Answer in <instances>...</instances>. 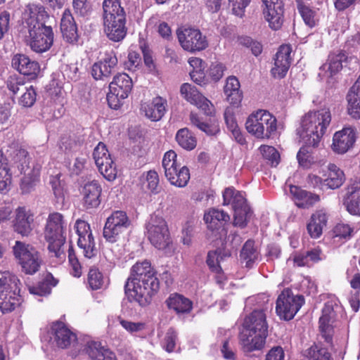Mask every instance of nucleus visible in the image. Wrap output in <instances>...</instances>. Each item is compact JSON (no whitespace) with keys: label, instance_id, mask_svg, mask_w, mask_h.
<instances>
[{"label":"nucleus","instance_id":"63","mask_svg":"<svg viewBox=\"0 0 360 360\" xmlns=\"http://www.w3.org/2000/svg\"><path fill=\"white\" fill-rule=\"evenodd\" d=\"M231 6L232 12L236 16L242 18L245 12V8L250 4L251 0H228Z\"/></svg>","mask_w":360,"mask_h":360},{"label":"nucleus","instance_id":"31","mask_svg":"<svg viewBox=\"0 0 360 360\" xmlns=\"http://www.w3.org/2000/svg\"><path fill=\"white\" fill-rule=\"evenodd\" d=\"M84 351L91 360H117L115 354L99 342H88Z\"/></svg>","mask_w":360,"mask_h":360},{"label":"nucleus","instance_id":"14","mask_svg":"<svg viewBox=\"0 0 360 360\" xmlns=\"http://www.w3.org/2000/svg\"><path fill=\"white\" fill-rule=\"evenodd\" d=\"M356 139V128L352 126L345 127L333 134L331 149L335 153L345 154L354 147Z\"/></svg>","mask_w":360,"mask_h":360},{"label":"nucleus","instance_id":"50","mask_svg":"<svg viewBox=\"0 0 360 360\" xmlns=\"http://www.w3.org/2000/svg\"><path fill=\"white\" fill-rule=\"evenodd\" d=\"M139 48L143 54V63L148 72H155L156 70V64L153 59V51L150 49L148 44L144 39H139Z\"/></svg>","mask_w":360,"mask_h":360},{"label":"nucleus","instance_id":"5","mask_svg":"<svg viewBox=\"0 0 360 360\" xmlns=\"http://www.w3.org/2000/svg\"><path fill=\"white\" fill-rule=\"evenodd\" d=\"M245 128L257 139H269L277 129V121L269 111L260 109L248 116Z\"/></svg>","mask_w":360,"mask_h":360},{"label":"nucleus","instance_id":"10","mask_svg":"<svg viewBox=\"0 0 360 360\" xmlns=\"http://www.w3.org/2000/svg\"><path fill=\"white\" fill-rule=\"evenodd\" d=\"M176 34L181 46L186 51H200L208 46L206 37L198 29L181 27L176 30Z\"/></svg>","mask_w":360,"mask_h":360},{"label":"nucleus","instance_id":"41","mask_svg":"<svg viewBox=\"0 0 360 360\" xmlns=\"http://www.w3.org/2000/svg\"><path fill=\"white\" fill-rule=\"evenodd\" d=\"M240 259L243 263L245 264V266L251 268L252 265L258 260L259 252L255 247L253 240H248L244 244L240 252Z\"/></svg>","mask_w":360,"mask_h":360},{"label":"nucleus","instance_id":"37","mask_svg":"<svg viewBox=\"0 0 360 360\" xmlns=\"http://www.w3.org/2000/svg\"><path fill=\"white\" fill-rule=\"evenodd\" d=\"M58 281L51 273H47L44 278L36 285H28L30 294L39 296H46L51 293L53 287H55Z\"/></svg>","mask_w":360,"mask_h":360},{"label":"nucleus","instance_id":"27","mask_svg":"<svg viewBox=\"0 0 360 360\" xmlns=\"http://www.w3.org/2000/svg\"><path fill=\"white\" fill-rule=\"evenodd\" d=\"M266 337L264 335L242 330L239 336L240 344L245 352L259 350L264 347Z\"/></svg>","mask_w":360,"mask_h":360},{"label":"nucleus","instance_id":"48","mask_svg":"<svg viewBox=\"0 0 360 360\" xmlns=\"http://www.w3.org/2000/svg\"><path fill=\"white\" fill-rule=\"evenodd\" d=\"M176 140L181 148L187 150L194 149L197 143L195 137L187 128L181 129L177 131Z\"/></svg>","mask_w":360,"mask_h":360},{"label":"nucleus","instance_id":"7","mask_svg":"<svg viewBox=\"0 0 360 360\" xmlns=\"http://www.w3.org/2000/svg\"><path fill=\"white\" fill-rule=\"evenodd\" d=\"M133 89L132 79L126 73H118L109 84L106 99L111 109L118 110L124 104Z\"/></svg>","mask_w":360,"mask_h":360},{"label":"nucleus","instance_id":"51","mask_svg":"<svg viewBox=\"0 0 360 360\" xmlns=\"http://www.w3.org/2000/svg\"><path fill=\"white\" fill-rule=\"evenodd\" d=\"M233 225L240 228H244L248 224V221L251 216V212L249 206L245 203L243 206L234 210Z\"/></svg>","mask_w":360,"mask_h":360},{"label":"nucleus","instance_id":"29","mask_svg":"<svg viewBox=\"0 0 360 360\" xmlns=\"http://www.w3.org/2000/svg\"><path fill=\"white\" fill-rule=\"evenodd\" d=\"M65 229L66 224L62 214L54 212L49 214L44 231L45 238L65 236Z\"/></svg>","mask_w":360,"mask_h":360},{"label":"nucleus","instance_id":"18","mask_svg":"<svg viewBox=\"0 0 360 360\" xmlns=\"http://www.w3.org/2000/svg\"><path fill=\"white\" fill-rule=\"evenodd\" d=\"M342 202L350 214L360 217V181H354L349 184Z\"/></svg>","mask_w":360,"mask_h":360},{"label":"nucleus","instance_id":"4","mask_svg":"<svg viewBox=\"0 0 360 360\" xmlns=\"http://www.w3.org/2000/svg\"><path fill=\"white\" fill-rule=\"evenodd\" d=\"M103 30L112 41H122L127 33L126 13L120 0H104L103 2Z\"/></svg>","mask_w":360,"mask_h":360},{"label":"nucleus","instance_id":"59","mask_svg":"<svg viewBox=\"0 0 360 360\" xmlns=\"http://www.w3.org/2000/svg\"><path fill=\"white\" fill-rule=\"evenodd\" d=\"M6 86L13 95L20 91H23L26 87L24 79L16 75L8 77L6 81Z\"/></svg>","mask_w":360,"mask_h":360},{"label":"nucleus","instance_id":"44","mask_svg":"<svg viewBox=\"0 0 360 360\" xmlns=\"http://www.w3.org/2000/svg\"><path fill=\"white\" fill-rule=\"evenodd\" d=\"M49 243L48 250L51 257H55L60 260L65 258V254L63 250L66 236H53V238H45Z\"/></svg>","mask_w":360,"mask_h":360},{"label":"nucleus","instance_id":"15","mask_svg":"<svg viewBox=\"0 0 360 360\" xmlns=\"http://www.w3.org/2000/svg\"><path fill=\"white\" fill-rule=\"evenodd\" d=\"M117 58L112 50L105 51L103 58L91 67V75L96 80L109 78L117 65Z\"/></svg>","mask_w":360,"mask_h":360},{"label":"nucleus","instance_id":"12","mask_svg":"<svg viewBox=\"0 0 360 360\" xmlns=\"http://www.w3.org/2000/svg\"><path fill=\"white\" fill-rule=\"evenodd\" d=\"M180 92L187 101L201 110L205 115L210 117L214 115L215 108L214 105L200 94L195 86L184 83L181 86Z\"/></svg>","mask_w":360,"mask_h":360},{"label":"nucleus","instance_id":"62","mask_svg":"<svg viewBox=\"0 0 360 360\" xmlns=\"http://www.w3.org/2000/svg\"><path fill=\"white\" fill-rule=\"evenodd\" d=\"M142 59L140 54L135 51L128 53L127 59L124 62V68L130 71H136L141 66Z\"/></svg>","mask_w":360,"mask_h":360},{"label":"nucleus","instance_id":"33","mask_svg":"<svg viewBox=\"0 0 360 360\" xmlns=\"http://www.w3.org/2000/svg\"><path fill=\"white\" fill-rule=\"evenodd\" d=\"M327 220V214L323 210H318L311 215L307 224V231L311 238H318L321 236Z\"/></svg>","mask_w":360,"mask_h":360},{"label":"nucleus","instance_id":"54","mask_svg":"<svg viewBox=\"0 0 360 360\" xmlns=\"http://www.w3.org/2000/svg\"><path fill=\"white\" fill-rule=\"evenodd\" d=\"M146 236L154 246H158V214H153L146 224Z\"/></svg>","mask_w":360,"mask_h":360},{"label":"nucleus","instance_id":"32","mask_svg":"<svg viewBox=\"0 0 360 360\" xmlns=\"http://www.w3.org/2000/svg\"><path fill=\"white\" fill-rule=\"evenodd\" d=\"M175 250L167 224L164 219H159V252L165 256H171Z\"/></svg>","mask_w":360,"mask_h":360},{"label":"nucleus","instance_id":"3","mask_svg":"<svg viewBox=\"0 0 360 360\" xmlns=\"http://www.w3.org/2000/svg\"><path fill=\"white\" fill-rule=\"evenodd\" d=\"M157 271L150 260L136 262L130 269L129 276L124 283V294L129 302H136L141 307L150 304L158 293Z\"/></svg>","mask_w":360,"mask_h":360},{"label":"nucleus","instance_id":"57","mask_svg":"<svg viewBox=\"0 0 360 360\" xmlns=\"http://www.w3.org/2000/svg\"><path fill=\"white\" fill-rule=\"evenodd\" d=\"M262 156L268 160L272 166H277L280 161V155L275 148L271 146L262 145L259 148Z\"/></svg>","mask_w":360,"mask_h":360},{"label":"nucleus","instance_id":"17","mask_svg":"<svg viewBox=\"0 0 360 360\" xmlns=\"http://www.w3.org/2000/svg\"><path fill=\"white\" fill-rule=\"evenodd\" d=\"M51 329L54 342L61 349L68 348L77 341V335L62 321L53 322Z\"/></svg>","mask_w":360,"mask_h":360},{"label":"nucleus","instance_id":"61","mask_svg":"<svg viewBox=\"0 0 360 360\" xmlns=\"http://www.w3.org/2000/svg\"><path fill=\"white\" fill-rule=\"evenodd\" d=\"M307 356L310 360H330V354L326 348L314 345L307 350Z\"/></svg>","mask_w":360,"mask_h":360},{"label":"nucleus","instance_id":"11","mask_svg":"<svg viewBox=\"0 0 360 360\" xmlns=\"http://www.w3.org/2000/svg\"><path fill=\"white\" fill-rule=\"evenodd\" d=\"M304 304V298L294 295L289 289L284 290L276 300V311L284 320H291Z\"/></svg>","mask_w":360,"mask_h":360},{"label":"nucleus","instance_id":"13","mask_svg":"<svg viewBox=\"0 0 360 360\" xmlns=\"http://www.w3.org/2000/svg\"><path fill=\"white\" fill-rule=\"evenodd\" d=\"M75 228L79 236L77 245L83 250L84 257L89 259L95 257L97 249L90 225L84 220L77 219Z\"/></svg>","mask_w":360,"mask_h":360},{"label":"nucleus","instance_id":"39","mask_svg":"<svg viewBox=\"0 0 360 360\" xmlns=\"http://www.w3.org/2000/svg\"><path fill=\"white\" fill-rule=\"evenodd\" d=\"M23 300L19 293H0V311L11 313L19 307Z\"/></svg>","mask_w":360,"mask_h":360},{"label":"nucleus","instance_id":"25","mask_svg":"<svg viewBox=\"0 0 360 360\" xmlns=\"http://www.w3.org/2000/svg\"><path fill=\"white\" fill-rule=\"evenodd\" d=\"M22 171L24 176L21 179L20 187L22 193L27 194L34 189L39 181L41 166L32 162L31 166L27 165L26 168L22 166Z\"/></svg>","mask_w":360,"mask_h":360},{"label":"nucleus","instance_id":"34","mask_svg":"<svg viewBox=\"0 0 360 360\" xmlns=\"http://www.w3.org/2000/svg\"><path fill=\"white\" fill-rule=\"evenodd\" d=\"M290 193L295 205L302 208L308 207L319 200L318 195H313L295 186H290Z\"/></svg>","mask_w":360,"mask_h":360},{"label":"nucleus","instance_id":"47","mask_svg":"<svg viewBox=\"0 0 360 360\" xmlns=\"http://www.w3.org/2000/svg\"><path fill=\"white\" fill-rule=\"evenodd\" d=\"M104 285L103 273L96 266L89 269L86 278V287L91 290H98Z\"/></svg>","mask_w":360,"mask_h":360},{"label":"nucleus","instance_id":"49","mask_svg":"<svg viewBox=\"0 0 360 360\" xmlns=\"http://www.w3.org/2000/svg\"><path fill=\"white\" fill-rule=\"evenodd\" d=\"M190 122L191 124L205 132L207 135H214L219 131V126L215 123L208 124L201 120L200 116L191 112L190 114Z\"/></svg>","mask_w":360,"mask_h":360},{"label":"nucleus","instance_id":"35","mask_svg":"<svg viewBox=\"0 0 360 360\" xmlns=\"http://www.w3.org/2000/svg\"><path fill=\"white\" fill-rule=\"evenodd\" d=\"M240 87V82L236 77H229L227 79L224 86V94L227 101L233 105H238L243 99V94Z\"/></svg>","mask_w":360,"mask_h":360},{"label":"nucleus","instance_id":"24","mask_svg":"<svg viewBox=\"0 0 360 360\" xmlns=\"http://www.w3.org/2000/svg\"><path fill=\"white\" fill-rule=\"evenodd\" d=\"M60 27L62 36L67 42L73 44L77 41V26L70 8H66L63 11Z\"/></svg>","mask_w":360,"mask_h":360},{"label":"nucleus","instance_id":"43","mask_svg":"<svg viewBox=\"0 0 360 360\" xmlns=\"http://www.w3.org/2000/svg\"><path fill=\"white\" fill-rule=\"evenodd\" d=\"M347 112L354 119H360V91L351 87L347 95Z\"/></svg>","mask_w":360,"mask_h":360},{"label":"nucleus","instance_id":"9","mask_svg":"<svg viewBox=\"0 0 360 360\" xmlns=\"http://www.w3.org/2000/svg\"><path fill=\"white\" fill-rule=\"evenodd\" d=\"M130 225L131 221L125 212L114 211L106 219L103 230V236L108 243H116L120 240Z\"/></svg>","mask_w":360,"mask_h":360},{"label":"nucleus","instance_id":"53","mask_svg":"<svg viewBox=\"0 0 360 360\" xmlns=\"http://www.w3.org/2000/svg\"><path fill=\"white\" fill-rule=\"evenodd\" d=\"M11 173L8 164L3 158V153L0 150V191H4L11 183Z\"/></svg>","mask_w":360,"mask_h":360},{"label":"nucleus","instance_id":"16","mask_svg":"<svg viewBox=\"0 0 360 360\" xmlns=\"http://www.w3.org/2000/svg\"><path fill=\"white\" fill-rule=\"evenodd\" d=\"M338 308V300L333 298L326 302L319 319V328L322 335L329 342L333 333V323L335 319V312Z\"/></svg>","mask_w":360,"mask_h":360},{"label":"nucleus","instance_id":"60","mask_svg":"<svg viewBox=\"0 0 360 360\" xmlns=\"http://www.w3.org/2000/svg\"><path fill=\"white\" fill-rule=\"evenodd\" d=\"M297 9L305 24L309 27H314L316 25L315 12L299 1L297 2Z\"/></svg>","mask_w":360,"mask_h":360},{"label":"nucleus","instance_id":"58","mask_svg":"<svg viewBox=\"0 0 360 360\" xmlns=\"http://www.w3.org/2000/svg\"><path fill=\"white\" fill-rule=\"evenodd\" d=\"M22 94L18 99V103L20 105L25 108L32 107L37 99V92L33 86H27L22 91Z\"/></svg>","mask_w":360,"mask_h":360},{"label":"nucleus","instance_id":"38","mask_svg":"<svg viewBox=\"0 0 360 360\" xmlns=\"http://www.w3.org/2000/svg\"><path fill=\"white\" fill-rule=\"evenodd\" d=\"M20 281L18 276L9 271L1 274L0 277V293H19Z\"/></svg>","mask_w":360,"mask_h":360},{"label":"nucleus","instance_id":"64","mask_svg":"<svg viewBox=\"0 0 360 360\" xmlns=\"http://www.w3.org/2000/svg\"><path fill=\"white\" fill-rule=\"evenodd\" d=\"M354 233V229L349 224H338L334 228V234L335 237L344 238L345 240L349 239Z\"/></svg>","mask_w":360,"mask_h":360},{"label":"nucleus","instance_id":"22","mask_svg":"<svg viewBox=\"0 0 360 360\" xmlns=\"http://www.w3.org/2000/svg\"><path fill=\"white\" fill-rule=\"evenodd\" d=\"M102 187L98 181L86 183L82 189L83 206L86 210L97 208L101 202Z\"/></svg>","mask_w":360,"mask_h":360},{"label":"nucleus","instance_id":"42","mask_svg":"<svg viewBox=\"0 0 360 360\" xmlns=\"http://www.w3.org/2000/svg\"><path fill=\"white\" fill-rule=\"evenodd\" d=\"M169 309L177 313H187L192 309V302L187 298L178 294L171 295L167 300Z\"/></svg>","mask_w":360,"mask_h":360},{"label":"nucleus","instance_id":"46","mask_svg":"<svg viewBox=\"0 0 360 360\" xmlns=\"http://www.w3.org/2000/svg\"><path fill=\"white\" fill-rule=\"evenodd\" d=\"M204 220L210 229H215L221 222L229 220V215L222 210L213 208L205 213Z\"/></svg>","mask_w":360,"mask_h":360},{"label":"nucleus","instance_id":"26","mask_svg":"<svg viewBox=\"0 0 360 360\" xmlns=\"http://www.w3.org/2000/svg\"><path fill=\"white\" fill-rule=\"evenodd\" d=\"M34 221L33 214L25 207H19L15 210V217L13 221L15 231L22 236H28L32 230Z\"/></svg>","mask_w":360,"mask_h":360},{"label":"nucleus","instance_id":"45","mask_svg":"<svg viewBox=\"0 0 360 360\" xmlns=\"http://www.w3.org/2000/svg\"><path fill=\"white\" fill-rule=\"evenodd\" d=\"M224 205H231L233 209L238 208L246 202L242 192L235 190L233 188H227L223 193Z\"/></svg>","mask_w":360,"mask_h":360},{"label":"nucleus","instance_id":"55","mask_svg":"<svg viewBox=\"0 0 360 360\" xmlns=\"http://www.w3.org/2000/svg\"><path fill=\"white\" fill-rule=\"evenodd\" d=\"M49 184L58 202H63L65 197L64 183L60 180V174L50 177Z\"/></svg>","mask_w":360,"mask_h":360},{"label":"nucleus","instance_id":"20","mask_svg":"<svg viewBox=\"0 0 360 360\" xmlns=\"http://www.w3.org/2000/svg\"><path fill=\"white\" fill-rule=\"evenodd\" d=\"M12 67L19 73L34 79L40 72V65L38 62L31 60L27 55L17 53L11 60Z\"/></svg>","mask_w":360,"mask_h":360},{"label":"nucleus","instance_id":"28","mask_svg":"<svg viewBox=\"0 0 360 360\" xmlns=\"http://www.w3.org/2000/svg\"><path fill=\"white\" fill-rule=\"evenodd\" d=\"M231 256V252L226 249H219L214 251H210L208 252L207 258V264L210 267V270L217 274L216 279L217 282L221 285L225 276L222 272V269L220 266L221 262L227 257Z\"/></svg>","mask_w":360,"mask_h":360},{"label":"nucleus","instance_id":"19","mask_svg":"<svg viewBox=\"0 0 360 360\" xmlns=\"http://www.w3.org/2000/svg\"><path fill=\"white\" fill-rule=\"evenodd\" d=\"M266 309L254 310L243 322L242 330H249L267 336L268 324Z\"/></svg>","mask_w":360,"mask_h":360},{"label":"nucleus","instance_id":"21","mask_svg":"<svg viewBox=\"0 0 360 360\" xmlns=\"http://www.w3.org/2000/svg\"><path fill=\"white\" fill-rule=\"evenodd\" d=\"M291 48L288 45H282L276 54L274 66L271 74L275 78H283L285 76L291 63Z\"/></svg>","mask_w":360,"mask_h":360},{"label":"nucleus","instance_id":"2","mask_svg":"<svg viewBox=\"0 0 360 360\" xmlns=\"http://www.w3.org/2000/svg\"><path fill=\"white\" fill-rule=\"evenodd\" d=\"M330 122L331 112L327 107L310 111L302 117L298 134L304 146L297 154L299 165L302 167H321V161L318 160L314 148L318 146Z\"/></svg>","mask_w":360,"mask_h":360},{"label":"nucleus","instance_id":"23","mask_svg":"<svg viewBox=\"0 0 360 360\" xmlns=\"http://www.w3.org/2000/svg\"><path fill=\"white\" fill-rule=\"evenodd\" d=\"M346 60L344 53L339 51L337 53H333L328 56L327 62L321 68L319 77L321 79L328 80L338 73L342 68V63Z\"/></svg>","mask_w":360,"mask_h":360},{"label":"nucleus","instance_id":"6","mask_svg":"<svg viewBox=\"0 0 360 360\" xmlns=\"http://www.w3.org/2000/svg\"><path fill=\"white\" fill-rule=\"evenodd\" d=\"M13 252L25 274L34 275L39 271L43 259L40 252L34 247L17 240Z\"/></svg>","mask_w":360,"mask_h":360},{"label":"nucleus","instance_id":"40","mask_svg":"<svg viewBox=\"0 0 360 360\" xmlns=\"http://www.w3.org/2000/svg\"><path fill=\"white\" fill-rule=\"evenodd\" d=\"M263 14L271 29L278 30L281 27L283 22V6L278 8H263Z\"/></svg>","mask_w":360,"mask_h":360},{"label":"nucleus","instance_id":"8","mask_svg":"<svg viewBox=\"0 0 360 360\" xmlns=\"http://www.w3.org/2000/svg\"><path fill=\"white\" fill-rule=\"evenodd\" d=\"M162 164L165 176L172 185L183 188L188 184L191 177L190 171L186 166L179 168L174 151H167L162 158Z\"/></svg>","mask_w":360,"mask_h":360},{"label":"nucleus","instance_id":"1","mask_svg":"<svg viewBox=\"0 0 360 360\" xmlns=\"http://www.w3.org/2000/svg\"><path fill=\"white\" fill-rule=\"evenodd\" d=\"M49 14L39 4H29L22 13L18 34L31 51L43 53L52 47L54 41L53 27L46 25Z\"/></svg>","mask_w":360,"mask_h":360},{"label":"nucleus","instance_id":"36","mask_svg":"<svg viewBox=\"0 0 360 360\" xmlns=\"http://www.w3.org/2000/svg\"><path fill=\"white\" fill-rule=\"evenodd\" d=\"M94 161L99 172L106 180L112 181L116 179L117 169L110 155H107L102 159L98 157L97 159H94Z\"/></svg>","mask_w":360,"mask_h":360},{"label":"nucleus","instance_id":"52","mask_svg":"<svg viewBox=\"0 0 360 360\" xmlns=\"http://www.w3.org/2000/svg\"><path fill=\"white\" fill-rule=\"evenodd\" d=\"M158 97H153L151 100L145 98L141 105V112L152 121H157Z\"/></svg>","mask_w":360,"mask_h":360},{"label":"nucleus","instance_id":"30","mask_svg":"<svg viewBox=\"0 0 360 360\" xmlns=\"http://www.w3.org/2000/svg\"><path fill=\"white\" fill-rule=\"evenodd\" d=\"M328 174H326L325 169L320 168L318 171L319 174H323L324 184L327 188L335 189L342 185L345 180L344 172L334 164H329L327 167Z\"/></svg>","mask_w":360,"mask_h":360},{"label":"nucleus","instance_id":"56","mask_svg":"<svg viewBox=\"0 0 360 360\" xmlns=\"http://www.w3.org/2000/svg\"><path fill=\"white\" fill-rule=\"evenodd\" d=\"M68 263L70 274L75 278H80L82 275V266L72 245H70L68 249Z\"/></svg>","mask_w":360,"mask_h":360}]
</instances>
